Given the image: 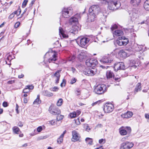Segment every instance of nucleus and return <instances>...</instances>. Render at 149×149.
<instances>
[{
    "instance_id": "f257e3e1",
    "label": "nucleus",
    "mask_w": 149,
    "mask_h": 149,
    "mask_svg": "<svg viewBox=\"0 0 149 149\" xmlns=\"http://www.w3.org/2000/svg\"><path fill=\"white\" fill-rule=\"evenodd\" d=\"M72 13L73 10L72 7L64 8L61 12L62 16L64 18H68L72 15Z\"/></svg>"
},
{
    "instance_id": "f03ea898",
    "label": "nucleus",
    "mask_w": 149,
    "mask_h": 149,
    "mask_svg": "<svg viewBox=\"0 0 149 149\" xmlns=\"http://www.w3.org/2000/svg\"><path fill=\"white\" fill-rule=\"evenodd\" d=\"M107 88L106 85L102 84L97 86L95 89V92L98 94H102L106 91Z\"/></svg>"
},
{
    "instance_id": "7ed1b4c3",
    "label": "nucleus",
    "mask_w": 149,
    "mask_h": 149,
    "mask_svg": "<svg viewBox=\"0 0 149 149\" xmlns=\"http://www.w3.org/2000/svg\"><path fill=\"white\" fill-rule=\"evenodd\" d=\"M97 72V70L93 67H87L85 70L84 73L88 76H92L95 75Z\"/></svg>"
},
{
    "instance_id": "20e7f679",
    "label": "nucleus",
    "mask_w": 149,
    "mask_h": 149,
    "mask_svg": "<svg viewBox=\"0 0 149 149\" xmlns=\"http://www.w3.org/2000/svg\"><path fill=\"white\" fill-rule=\"evenodd\" d=\"M120 6L119 3H117L116 1H111L109 2L108 8L111 10L117 9Z\"/></svg>"
},
{
    "instance_id": "39448f33",
    "label": "nucleus",
    "mask_w": 149,
    "mask_h": 149,
    "mask_svg": "<svg viewBox=\"0 0 149 149\" xmlns=\"http://www.w3.org/2000/svg\"><path fill=\"white\" fill-rule=\"evenodd\" d=\"M97 63V60L94 58L88 59L86 61V65L88 67H94Z\"/></svg>"
},
{
    "instance_id": "423d86ee",
    "label": "nucleus",
    "mask_w": 149,
    "mask_h": 149,
    "mask_svg": "<svg viewBox=\"0 0 149 149\" xmlns=\"http://www.w3.org/2000/svg\"><path fill=\"white\" fill-rule=\"evenodd\" d=\"M76 41L78 44H79L80 45L83 47L88 43L89 41V39L88 38L85 37L82 38L79 37L77 39Z\"/></svg>"
},
{
    "instance_id": "0eeeda50",
    "label": "nucleus",
    "mask_w": 149,
    "mask_h": 149,
    "mask_svg": "<svg viewBox=\"0 0 149 149\" xmlns=\"http://www.w3.org/2000/svg\"><path fill=\"white\" fill-rule=\"evenodd\" d=\"M114 109L113 104L110 103L105 104L104 108V110L105 113H109L112 112Z\"/></svg>"
},
{
    "instance_id": "6e6552de",
    "label": "nucleus",
    "mask_w": 149,
    "mask_h": 149,
    "mask_svg": "<svg viewBox=\"0 0 149 149\" xmlns=\"http://www.w3.org/2000/svg\"><path fill=\"white\" fill-rule=\"evenodd\" d=\"M118 38L119 40H116V42L119 46L125 45L129 42L128 39L125 37H120Z\"/></svg>"
},
{
    "instance_id": "1a4fd4ad",
    "label": "nucleus",
    "mask_w": 149,
    "mask_h": 149,
    "mask_svg": "<svg viewBox=\"0 0 149 149\" xmlns=\"http://www.w3.org/2000/svg\"><path fill=\"white\" fill-rule=\"evenodd\" d=\"M89 11V12H91L97 15L100 12V8L97 5H93L90 8Z\"/></svg>"
},
{
    "instance_id": "9d476101",
    "label": "nucleus",
    "mask_w": 149,
    "mask_h": 149,
    "mask_svg": "<svg viewBox=\"0 0 149 149\" xmlns=\"http://www.w3.org/2000/svg\"><path fill=\"white\" fill-rule=\"evenodd\" d=\"M49 111L51 114L54 115H58L61 113L60 109L58 108L54 109V107L52 105L49 107Z\"/></svg>"
},
{
    "instance_id": "9b49d317",
    "label": "nucleus",
    "mask_w": 149,
    "mask_h": 149,
    "mask_svg": "<svg viewBox=\"0 0 149 149\" xmlns=\"http://www.w3.org/2000/svg\"><path fill=\"white\" fill-rule=\"evenodd\" d=\"M137 13V10L135 9H133L130 13L131 19L132 22L134 21L137 19L138 17Z\"/></svg>"
},
{
    "instance_id": "f8f14e48",
    "label": "nucleus",
    "mask_w": 149,
    "mask_h": 149,
    "mask_svg": "<svg viewBox=\"0 0 149 149\" xmlns=\"http://www.w3.org/2000/svg\"><path fill=\"white\" fill-rule=\"evenodd\" d=\"M134 146V144L132 142L126 141L122 144L120 149H129Z\"/></svg>"
},
{
    "instance_id": "ddd939ff",
    "label": "nucleus",
    "mask_w": 149,
    "mask_h": 149,
    "mask_svg": "<svg viewBox=\"0 0 149 149\" xmlns=\"http://www.w3.org/2000/svg\"><path fill=\"white\" fill-rule=\"evenodd\" d=\"M114 69L115 71H117L119 70H124L125 68V66L123 62H118L114 64Z\"/></svg>"
},
{
    "instance_id": "4468645a",
    "label": "nucleus",
    "mask_w": 149,
    "mask_h": 149,
    "mask_svg": "<svg viewBox=\"0 0 149 149\" xmlns=\"http://www.w3.org/2000/svg\"><path fill=\"white\" fill-rule=\"evenodd\" d=\"M72 141L75 142L79 140L80 136L79 134L75 130L72 131Z\"/></svg>"
},
{
    "instance_id": "2eb2a0df",
    "label": "nucleus",
    "mask_w": 149,
    "mask_h": 149,
    "mask_svg": "<svg viewBox=\"0 0 149 149\" xmlns=\"http://www.w3.org/2000/svg\"><path fill=\"white\" fill-rule=\"evenodd\" d=\"M112 61V58L109 55L104 56L100 59V61L104 63H110Z\"/></svg>"
},
{
    "instance_id": "dca6fc26",
    "label": "nucleus",
    "mask_w": 149,
    "mask_h": 149,
    "mask_svg": "<svg viewBox=\"0 0 149 149\" xmlns=\"http://www.w3.org/2000/svg\"><path fill=\"white\" fill-rule=\"evenodd\" d=\"M80 18L79 15L78 14L72 17L69 20V23L71 24L77 22L78 19Z\"/></svg>"
},
{
    "instance_id": "f3484780",
    "label": "nucleus",
    "mask_w": 149,
    "mask_h": 149,
    "mask_svg": "<svg viewBox=\"0 0 149 149\" xmlns=\"http://www.w3.org/2000/svg\"><path fill=\"white\" fill-rule=\"evenodd\" d=\"M49 55L52 56V57H50L48 59V61L49 63L52 61H55L57 60V54L51 52L49 53Z\"/></svg>"
},
{
    "instance_id": "a211bd4d",
    "label": "nucleus",
    "mask_w": 149,
    "mask_h": 149,
    "mask_svg": "<svg viewBox=\"0 0 149 149\" xmlns=\"http://www.w3.org/2000/svg\"><path fill=\"white\" fill-rule=\"evenodd\" d=\"M114 37L121 36L123 34V32L120 30H116L112 32Z\"/></svg>"
},
{
    "instance_id": "6ab92c4d",
    "label": "nucleus",
    "mask_w": 149,
    "mask_h": 149,
    "mask_svg": "<svg viewBox=\"0 0 149 149\" xmlns=\"http://www.w3.org/2000/svg\"><path fill=\"white\" fill-rule=\"evenodd\" d=\"M89 13V14L88 16V21L93 22L94 21L97 15L93 14V13L91 12Z\"/></svg>"
},
{
    "instance_id": "aec40b11",
    "label": "nucleus",
    "mask_w": 149,
    "mask_h": 149,
    "mask_svg": "<svg viewBox=\"0 0 149 149\" xmlns=\"http://www.w3.org/2000/svg\"><path fill=\"white\" fill-rule=\"evenodd\" d=\"M59 35L61 37L62 36L63 38H67L68 36L66 33L64 31L62 28L61 27H60L59 28Z\"/></svg>"
},
{
    "instance_id": "412c9836",
    "label": "nucleus",
    "mask_w": 149,
    "mask_h": 149,
    "mask_svg": "<svg viewBox=\"0 0 149 149\" xmlns=\"http://www.w3.org/2000/svg\"><path fill=\"white\" fill-rule=\"evenodd\" d=\"M80 30V29L77 26L75 25L72 27L70 30V32L72 33L75 34L77 33Z\"/></svg>"
},
{
    "instance_id": "4be33fe9",
    "label": "nucleus",
    "mask_w": 149,
    "mask_h": 149,
    "mask_svg": "<svg viewBox=\"0 0 149 149\" xmlns=\"http://www.w3.org/2000/svg\"><path fill=\"white\" fill-rule=\"evenodd\" d=\"M61 70H58L54 74V76L56 78V79L55 80V83L56 84H57L58 83L60 77V72H61Z\"/></svg>"
},
{
    "instance_id": "5701e85b",
    "label": "nucleus",
    "mask_w": 149,
    "mask_h": 149,
    "mask_svg": "<svg viewBox=\"0 0 149 149\" xmlns=\"http://www.w3.org/2000/svg\"><path fill=\"white\" fill-rule=\"evenodd\" d=\"M119 55L121 58H125L127 56V53L123 50H121L118 52Z\"/></svg>"
},
{
    "instance_id": "b1692460",
    "label": "nucleus",
    "mask_w": 149,
    "mask_h": 149,
    "mask_svg": "<svg viewBox=\"0 0 149 149\" xmlns=\"http://www.w3.org/2000/svg\"><path fill=\"white\" fill-rule=\"evenodd\" d=\"M130 4L134 7L137 6L141 2V0H130Z\"/></svg>"
},
{
    "instance_id": "393cba45",
    "label": "nucleus",
    "mask_w": 149,
    "mask_h": 149,
    "mask_svg": "<svg viewBox=\"0 0 149 149\" xmlns=\"http://www.w3.org/2000/svg\"><path fill=\"white\" fill-rule=\"evenodd\" d=\"M133 113L131 111H128L122 115V117L123 118H128L131 117L133 115Z\"/></svg>"
},
{
    "instance_id": "a878e982",
    "label": "nucleus",
    "mask_w": 149,
    "mask_h": 149,
    "mask_svg": "<svg viewBox=\"0 0 149 149\" xmlns=\"http://www.w3.org/2000/svg\"><path fill=\"white\" fill-rule=\"evenodd\" d=\"M42 94L44 96L47 97H51L53 96V94L52 93L46 90L42 91Z\"/></svg>"
},
{
    "instance_id": "bb28decb",
    "label": "nucleus",
    "mask_w": 149,
    "mask_h": 149,
    "mask_svg": "<svg viewBox=\"0 0 149 149\" xmlns=\"http://www.w3.org/2000/svg\"><path fill=\"white\" fill-rule=\"evenodd\" d=\"M107 77V79H110L112 78V77H114V75L112 72L111 70L107 71L106 73Z\"/></svg>"
},
{
    "instance_id": "cd10ccee",
    "label": "nucleus",
    "mask_w": 149,
    "mask_h": 149,
    "mask_svg": "<svg viewBox=\"0 0 149 149\" xmlns=\"http://www.w3.org/2000/svg\"><path fill=\"white\" fill-rule=\"evenodd\" d=\"M141 84L140 83H138L135 88L134 93H135L140 91L141 90Z\"/></svg>"
},
{
    "instance_id": "c85d7f7f",
    "label": "nucleus",
    "mask_w": 149,
    "mask_h": 149,
    "mask_svg": "<svg viewBox=\"0 0 149 149\" xmlns=\"http://www.w3.org/2000/svg\"><path fill=\"white\" fill-rule=\"evenodd\" d=\"M143 7L145 9L149 11V0H146L144 3Z\"/></svg>"
},
{
    "instance_id": "c756f323",
    "label": "nucleus",
    "mask_w": 149,
    "mask_h": 149,
    "mask_svg": "<svg viewBox=\"0 0 149 149\" xmlns=\"http://www.w3.org/2000/svg\"><path fill=\"white\" fill-rule=\"evenodd\" d=\"M41 103V100L40 99V95H38L37 98L34 100L33 102V104L37 105L40 104Z\"/></svg>"
},
{
    "instance_id": "7c9ffc66",
    "label": "nucleus",
    "mask_w": 149,
    "mask_h": 149,
    "mask_svg": "<svg viewBox=\"0 0 149 149\" xmlns=\"http://www.w3.org/2000/svg\"><path fill=\"white\" fill-rule=\"evenodd\" d=\"M85 141L89 145H92L93 144V140L91 138H86L85 139Z\"/></svg>"
},
{
    "instance_id": "2f4dec72",
    "label": "nucleus",
    "mask_w": 149,
    "mask_h": 149,
    "mask_svg": "<svg viewBox=\"0 0 149 149\" xmlns=\"http://www.w3.org/2000/svg\"><path fill=\"white\" fill-rule=\"evenodd\" d=\"M13 132L15 134H18L21 132L20 129L17 127L15 126L13 128Z\"/></svg>"
},
{
    "instance_id": "473e14b6",
    "label": "nucleus",
    "mask_w": 149,
    "mask_h": 149,
    "mask_svg": "<svg viewBox=\"0 0 149 149\" xmlns=\"http://www.w3.org/2000/svg\"><path fill=\"white\" fill-rule=\"evenodd\" d=\"M86 57V55L82 52H81L78 56V58L79 60L81 61L82 60L84 59Z\"/></svg>"
},
{
    "instance_id": "72a5a7b5",
    "label": "nucleus",
    "mask_w": 149,
    "mask_h": 149,
    "mask_svg": "<svg viewBox=\"0 0 149 149\" xmlns=\"http://www.w3.org/2000/svg\"><path fill=\"white\" fill-rule=\"evenodd\" d=\"M119 132L120 134L123 135H126L127 133L126 130L123 129L122 128H120L119 129Z\"/></svg>"
},
{
    "instance_id": "f704fd0d",
    "label": "nucleus",
    "mask_w": 149,
    "mask_h": 149,
    "mask_svg": "<svg viewBox=\"0 0 149 149\" xmlns=\"http://www.w3.org/2000/svg\"><path fill=\"white\" fill-rule=\"evenodd\" d=\"M77 116V114L75 112H74L70 113L69 114V116L70 118H73Z\"/></svg>"
},
{
    "instance_id": "c9c22d12",
    "label": "nucleus",
    "mask_w": 149,
    "mask_h": 149,
    "mask_svg": "<svg viewBox=\"0 0 149 149\" xmlns=\"http://www.w3.org/2000/svg\"><path fill=\"white\" fill-rule=\"evenodd\" d=\"M63 102V99L61 98H60L58 100V101L56 104L57 106H61Z\"/></svg>"
},
{
    "instance_id": "e433bc0d",
    "label": "nucleus",
    "mask_w": 149,
    "mask_h": 149,
    "mask_svg": "<svg viewBox=\"0 0 149 149\" xmlns=\"http://www.w3.org/2000/svg\"><path fill=\"white\" fill-rule=\"evenodd\" d=\"M83 126L84 128L86 131L88 132L91 129L88 126V125L86 124H84Z\"/></svg>"
},
{
    "instance_id": "4c0bfd02",
    "label": "nucleus",
    "mask_w": 149,
    "mask_h": 149,
    "mask_svg": "<svg viewBox=\"0 0 149 149\" xmlns=\"http://www.w3.org/2000/svg\"><path fill=\"white\" fill-rule=\"evenodd\" d=\"M63 141V138L60 136L57 140V142L58 143L61 144L62 143Z\"/></svg>"
},
{
    "instance_id": "58836bf2",
    "label": "nucleus",
    "mask_w": 149,
    "mask_h": 149,
    "mask_svg": "<svg viewBox=\"0 0 149 149\" xmlns=\"http://www.w3.org/2000/svg\"><path fill=\"white\" fill-rule=\"evenodd\" d=\"M64 116L63 115H58L57 116L56 119L58 121H60L62 120Z\"/></svg>"
},
{
    "instance_id": "ea45409f",
    "label": "nucleus",
    "mask_w": 149,
    "mask_h": 149,
    "mask_svg": "<svg viewBox=\"0 0 149 149\" xmlns=\"http://www.w3.org/2000/svg\"><path fill=\"white\" fill-rule=\"evenodd\" d=\"M118 26H117L116 24H115L113 25L111 28V30L112 32H113L114 31V30L116 29L117 28Z\"/></svg>"
},
{
    "instance_id": "a19ab883",
    "label": "nucleus",
    "mask_w": 149,
    "mask_h": 149,
    "mask_svg": "<svg viewBox=\"0 0 149 149\" xmlns=\"http://www.w3.org/2000/svg\"><path fill=\"white\" fill-rule=\"evenodd\" d=\"M17 12V11H15L12 13L9 16V18L10 19H12L14 17L15 15V14H16Z\"/></svg>"
},
{
    "instance_id": "79ce46f5",
    "label": "nucleus",
    "mask_w": 149,
    "mask_h": 149,
    "mask_svg": "<svg viewBox=\"0 0 149 149\" xmlns=\"http://www.w3.org/2000/svg\"><path fill=\"white\" fill-rule=\"evenodd\" d=\"M58 89V88L57 86H55L50 89L51 91H57Z\"/></svg>"
},
{
    "instance_id": "37998d69",
    "label": "nucleus",
    "mask_w": 149,
    "mask_h": 149,
    "mask_svg": "<svg viewBox=\"0 0 149 149\" xmlns=\"http://www.w3.org/2000/svg\"><path fill=\"white\" fill-rule=\"evenodd\" d=\"M28 2V0H24L22 4V7L24 8L26 6Z\"/></svg>"
},
{
    "instance_id": "c03bdc74",
    "label": "nucleus",
    "mask_w": 149,
    "mask_h": 149,
    "mask_svg": "<svg viewBox=\"0 0 149 149\" xmlns=\"http://www.w3.org/2000/svg\"><path fill=\"white\" fill-rule=\"evenodd\" d=\"M76 81L77 80L76 78H73L71 79L70 83L71 84H73L75 83L76 82Z\"/></svg>"
},
{
    "instance_id": "a18cd8bd",
    "label": "nucleus",
    "mask_w": 149,
    "mask_h": 149,
    "mask_svg": "<svg viewBox=\"0 0 149 149\" xmlns=\"http://www.w3.org/2000/svg\"><path fill=\"white\" fill-rule=\"evenodd\" d=\"M29 89L26 88V87L23 90V93H27L29 92Z\"/></svg>"
},
{
    "instance_id": "49530a36",
    "label": "nucleus",
    "mask_w": 149,
    "mask_h": 149,
    "mask_svg": "<svg viewBox=\"0 0 149 149\" xmlns=\"http://www.w3.org/2000/svg\"><path fill=\"white\" fill-rule=\"evenodd\" d=\"M11 59V57L10 56V55H9L7 56V58H6V64H7V60L8 61H10Z\"/></svg>"
},
{
    "instance_id": "de8ad7c7",
    "label": "nucleus",
    "mask_w": 149,
    "mask_h": 149,
    "mask_svg": "<svg viewBox=\"0 0 149 149\" xmlns=\"http://www.w3.org/2000/svg\"><path fill=\"white\" fill-rule=\"evenodd\" d=\"M21 10L20 8H18L17 10L15 11L17 12L15 15H17V16L19 15L21 13Z\"/></svg>"
},
{
    "instance_id": "09e8293b",
    "label": "nucleus",
    "mask_w": 149,
    "mask_h": 149,
    "mask_svg": "<svg viewBox=\"0 0 149 149\" xmlns=\"http://www.w3.org/2000/svg\"><path fill=\"white\" fill-rule=\"evenodd\" d=\"M75 123L77 125H79L80 124L79 118L75 120Z\"/></svg>"
},
{
    "instance_id": "8fccbe9b",
    "label": "nucleus",
    "mask_w": 149,
    "mask_h": 149,
    "mask_svg": "<svg viewBox=\"0 0 149 149\" xmlns=\"http://www.w3.org/2000/svg\"><path fill=\"white\" fill-rule=\"evenodd\" d=\"M26 88H28L30 90V89L32 90L33 88V86L32 85H28L26 86Z\"/></svg>"
},
{
    "instance_id": "3c124183",
    "label": "nucleus",
    "mask_w": 149,
    "mask_h": 149,
    "mask_svg": "<svg viewBox=\"0 0 149 149\" xmlns=\"http://www.w3.org/2000/svg\"><path fill=\"white\" fill-rule=\"evenodd\" d=\"M50 123L52 125H54L56 122V120H52L50 121Z\"/></svg>"
},
{
    "instance_id": "603ef678",
    "label": "nucleus",
    "mask_w": 149,
    "mask_h": 149,
    "mask_svg": "<svg viewBox=\"0 0 149 149\" xmlns=\"http://www.w3.org/2000/svg\"><path fill=\"white\" fill-rule=\"evenodd\" d=\"M75 93L77 95H79L80 94V90L78 89L75 92Z\"/></svg>"
},
{
    "instance_id": "864d4df0",
    "label": "nucleus",
    "mask_w": 149,
    "mask_h": 149,
    "mask_svg": "<svg viewBox=\"0 0 149 149\" xmlns=\"http://www.w3.org/2000/svg\"><path fill=\"white\" fill-rule=\"evenodd\" d=\"M20 24V23L19 22H16L15 24V28H17L18 26H19Z\"/></svg>"
},
{
    "instance_id": "5fc2aeb1",
    "label": "nucleus",
    "mask_w": 149,
    "mask_h": 149,
    "mask_svg": "<svg viewBox=\"0 0 149 149\" xmlns=\"http://www.w3.org/2000/svg\"><path fill=\"white\" fill-rule=\"evenodd\" d=\"M42 127L41 126H39L37 128V131L38 132H40L41 131H42Z\"/></svg>"
},
{
    "instance_id": "6e6d98bb",
    "label": "nucleus",
    "mask_w": 149,
    "mask_h": 149,
    "mask_svg": "<svg viewBox=\"0 0 149 149\" xmlns=\"http://www.w3.org/2000/svg\"><path fill=\"white\" fill-rule=\"evenodd\" d=\"M104 140L103 139H101L99 140V142L100 144H103L104 143Z\"/></svg>"
},
{
    "instance_id": "4d7b16f0",
    "label": "nucleus",
    "mask_w": 149,
    "mask_h": 149,
    "mask_svg": "<svg viewBox=\"0 0 149 149\" xmlns=\"http://www.w3.org/2000/svg\"><path fill=\"white\" fill-rule=\"evenodd\" d=\"M99 102H100V101H97V102H94L92 104V106H94V105H95L97 104H99Z\"/></svg>"
},
{
    "instance_id": "13d9d810",
    "label": "nucleus",
    "mask_w": 149,
    "mask_h": 149,
    "mask_svg": "<svg viewBox=\"0 0 149 149\" xmlns=\"http://www.w3.org/2000/svg\"><path fill=\"white\" fill-rule=\"evenodd\" d=\"M3 105L4 107H7L8 105V103L6 102H4L3 103Z\"/></svg>"
},
{
    "instance_id": "bf43d9fd",
    "label": "nucleus",
    "mask_w": 149,
    "mask_h": 149,
    "mask_svg": "<svg viewBox=\"0 0 149 149\" xmlns=\"http://www.w3.org/2000/svg\"><path fill=\"white\" fill-rule=\"evenodd\" d=\"M66 131L65 130L63 133L60 135V136L63 138L64 136L65 135V134L66 133Z\"/></svg>"
},
{
    "instance_id": "052dcab7",
    "label": "nucleus",
    "mask_w": 149,
    "mask_h": 149,
    "mask_svg": "<svg viewBox=\"0 0 149 149\" xmlns=\"http://www.w3.org/2000/svg\"><path fill=\"white\" fill-rule=\"evenodd\" d=\"M126 130H127V132H130L131 131V128L130 127H126Z\"/></svg>"
},
{
    "instance_id": "680f3d73",
    "label": "nucleus",
    "mask_w": 149,
    "mask_h": 149,
    "mask_svg": "<svg viewBox=\"0 0 149 149\" xmlns=\"http://www.w3.org/2000/svg\"><path fill=\"white\" fill-rule=\"evenodd\" d=\"M17 125L18 126H19V127H22L23 126V124L21 122H19L18 123Z\"/></svg>"
},
{
    "instance_id": "e2e57ef3",
    "label": "nucleus",
    "mask_w": 149,
    "mask_h": 149,
    "mask_svg": "<svg viewBox=\"0 0 149 149\" xmlns=\"http://www.w3.org/2000/svg\"><path fill=\"white\" fill-rule=\"evenodd\" d=\"M28 101V100L27 98H24V99L23 102L24 103H27Z\"/></svg>"
},
{
    "instance_id": "0e129e2a",
    "label": "nucleus",
    "mask_w": 149,
    "mask_h": 149,
    "mask_svg": "<svg viewBox=\"0 0 149 149\" xmlns=\"http://www.w3.org/2000/svg\"><path fill=\"white\" fill-rule=\"evenodd\" d=\"M71 70L72 72L73 73H75L76 72V70L75 69L74 67H72Z\"/></svg>"
},
{
    "instance_id": "69168bd1",
    "label": "nucleus",
    "mask_w": 149,
    "mask_h": 149,
    "mask_svg": "<svg viewBox=\"0 0 149 149\" xmlns=\"http://www.w3.org/2000/svg\"><path fill=\"white\" fill-rule=\"evenodd\" d=\"M14 82V80H10L8 82V84H12Z\"/></svg>"
},
{
    "instance_id": "338daca9",
    "label": "nucleus",
    "mask_w": 149,
    "mask_h": 149,
    "mask_svg": "<svg viewBox=\"0 0 149 149\" xmlns=\"http://www.w3.org/2000/svg\"><path fill=\"white\" fill-rule=\"evenodd\" d=\"M24 75L23 74H19L18 75V77L19 78H23L24 77Z\"/></svg>"
},
{
    "instance_id": "774afa93",
    "label": "nucleus",
    "mask_w": 149,
    "mask_h": 149,
    "mask_svg": "<svg viewBox=\"0 0 149 149\" xmlns=\"http://www.w3.org/2000/svg\"><path fill=\"white\" fill-rule=\"evenodd\" d=\"M145 117L146 118H149V114L146 113L145 114Z\"/></svg>"
}]
</instances>
